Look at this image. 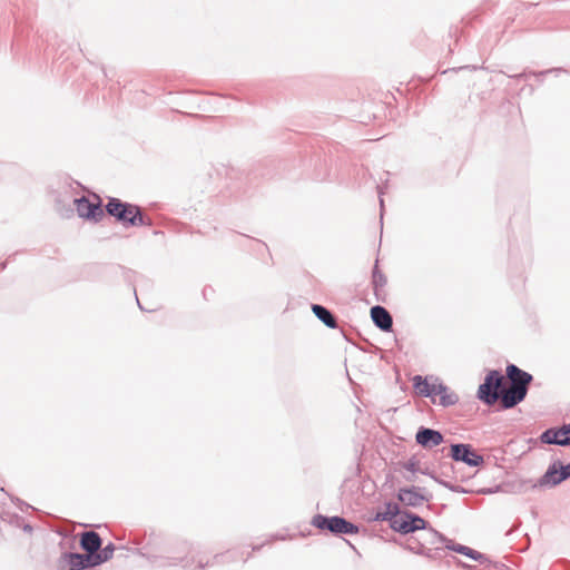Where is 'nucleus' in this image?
Masks as SVG:
<instances>
[{"mask_svg":"<svg viewBox=\"0 0 570 570\" xmlns=\"http://www.w3.org/2000/svg\"><path fill=\"white\" fill-rule=\"evenodd\" d=\"M213 562L210 561H203V560H199L198 561V568L199 570H204L205 568L209 567Z\"/></svg>","mask_w":570,"mask_h":570,"instance_id":"nucleus-40","label":"nucleus"},{"mask_svg":"<svg viewBox=\"0 0 570 570\" xmlns=\"http://www.w3.org/2000/svg\"><path fill=\"white\" fill-rule=\"evenodd\" d=\"M220 558H223V554L222 553H217L214 556L213 560L214 562H219Z\"/></svg>","mask_w":570,"mask_h":570,"instance_id":"nucleus-42","label":"nucleus"},{"mask_svg":"<svg viewBox=\"0 0 570 570\" xmlns=\"http://www.w3.org/2000/svg\"><path fill=\"white\" fill-rule=\"evenodd\" d=\"M373 324L382 332L390 333L393 331V317L391 313L382 305H374L370 309Z\"/></svg>","mask_w":570,"mask_h":570,"instance_id":"nucleus-11","label":"nucleus"},{"mask_svg":"<svg viewBox=\"0 0 570 570\" xmlns=\"http://www.w3.org/2000/svg\"><path fill=\"white\" fill-rule=\"evenodd\" d=\"M463 556L470 558L471 560L478 561L481 564H484L488 561V557L470 547H465V551L462 553Z\"/></svg>","mask_w":570,"mask_h":570,"instance_id":"nucleus-25","label":"nucleus"},{"mask_svg":"<svg viewBox=\"0 0 570 570\" xmlns=\"http://www.w3.org/2000/svg\"><path fill=\"white\" fill-rule=\"evenodd\" d=\"M443 548H435V549H428L426 552L422 553V556L429 558V559H439L442 556Z\"/></svg>","mask_w":570,"mask_h":570,"instance_id":"nucleus-32","label":"nucleus"},{"mask_svg":"<svg viewBox=\"0 0 570 570\" xmlns=\"http://www.w3.org/2000/svg\"><path fill=\"white\" fill-rule=\"evenodd\" d=\"M421 474L423 475H426V476H430L432 480H434L438 484H440V482H444L445 479L441 478L439 474H436L433 470H431L430 468H424V469H421L420 471Z\"/></svg>","mask_w":570,"mask_h":570,"instance_id":"nucleus-31","label":"nucleus"},{"mask_svg":"<svg viewBox=\"0 0 570 570\" xmlns=\"http://www.w3.org/2000/svg\"><path fill=\"white\" fill-rule=\"evenodd\" d=\"M449 50H450L451 52H453V50H454V48L452 47V45H451V43L449 45Z\"/></svg>","mask_w":570,"mask_h":570,"instance_id":"nucleus-48","label":"nucleus"},{"mask_svg":"<svg viewBox=\"0 0 570 570\" xmlns=\"http://www.w3.org/2000/svg\"><path fill=\"white\" fill-rule=\"evenodd\" d=\"M79 546L86 554H94L101 548L102 538L96 531H85L79 534Z\"/></svg>","mask_w":570,"mask_h":570,"instance_id":"nucleus-15","label":"nucleus"},{"mask_svg":"<svg viewBox=\"0 0 570 570\" xmlns=\"http://www.w3.org/2000/svg\"><path fill=\"white\" fill-rule=\"evenodd\" d=\"M438 395L440 396L439 405L443 407L455 405L459 402V395L442 381L438 382L436 385V396Z\"/></svg>","mask_w":570,"mask_h":570,"instance_id":"nucleus-18","label":"nucleus"},{"mask_svg":"<svg viewBox=\"0 0 570 570\" xmlns=\"http://www.w3.org/2000/svg\"><path fill=\"white\" fill-rule=\"evenodd\" d=\"M562 446H570V423L560 426Z\"/></svg>","mask_w":570,"mask_h":570,"instance_id":"nucleus-29","label":"nucleus"},{"mask_svg":"<svg viewBox=\"0 0 570 570\" xmlns=\"http://www.w3.org/2000/svg\"><path fill=\"white\" fill-rule=\"evenodd\" d=\"M126 274H134L131 269H125L124 267H120Z\"/></svg>","mask_w":570,"mask_h":570,"instance_id":"nucleus-44","label":"nucleus"},{"mask_svg":"<svg viewBox=\"0 0 570 570\" xmlns=\"http://www.w3.org/2000/svg\"><path fill=\"white\" fill-rule=\"evenodd\" d=\"M21 529H22L24 532L30 533V534H31V533H32V531H33V527H32L30 523L26 522V521H24V522H23V524L21 525Z\"/></svg>","mask_w":570,"mask_h":570,"instance_id":"nucleus-37","label":"nucleus"},{"mask_svg":"<svg viewBox=\"0 0 570 570\" xmlns=\"http://www.w3.org/2000/svg\"><path fill=\"white\" fill-rule=\"evenodd\" d=\"M371 284L373 286V292L375 299L377 302H385L386 293L384 287L387 284L386 275L379 267V259L375 261L373 269H372V281Z\"/></svg>","mask_w":570,"mask_h":570,"instance_id":"nucleus-14","label":"nucleus"},{"mask_svg":"<svg viewBox=\"0 0 570 570\" xmlns=\"http://www.w3.org/2000/svg\"><path fill=\"white\" fill-rule=\"evenodd\" d=\"M446 456L456 463H464L470 468H479L484 464V458L476 452L471 443H451Z\"/></svg>","mask_w":570,"mask_h":570,"instance_id":"nucleus-5","label":"nucleus"},{"mask_svg":"<svg viewBox=\"0 0 570 570\" xmlns=\"http://www.w3.org/2000/svg\"><path fill=\"white\" fill-rule=\"evenodd\" d=\"M413 382V389L415 393L423 397H430L433 403H435V396H436V385L438 382H440L439 377L435 376H422V375H415L412 379Z\"/></svg>","mask_w":570,"mask_h":570,"instance_id":"nucleus-9","label":"nucleus"},{"mask_svg":"<svg viewBox=\"0 0 570 570\" xmlns=\"http://www.w3.org/2000/svg\"><path fill=\"white\" fill-rule=\"evenodd\" d=\"M450 37H455V42L458 41V28L450 29Z\"/></svg>","mask_w":570,"mask_h":570,"instance_id":"nucleus-41","label":"nucleus"},{"mask_svg":"<svg viewBox=\"0 0 570 570\" xmlns=\"http://www.w3.org/2000/svg\"><path fill=\"white\" fill-rule=\"evenodd\" d=\"M420 493L426 498L425 502H429L432 499V493L429 492L425 488L420 487Z\"/></svg>","mask_w":570,"mask_h":570,"instance_id":"nucleus-36","label":"nucleus"},{"mask_svg":"<svg viewBox=\"0 0 570 570\" xmlns=\"http://www.w3.org/2000/svg\"><path fill=\"white\" fill-rule=\"evenodd\" d=\"M273 539L284 540L285 538L283 535H273Z\"/></svg>","mask_w":570,"mask_h":570,"instance_id":"nucleus-45","label":"nucleus"},{"mask_svg":"<svg viewBox=\"0 0 570 570\" xmlns=\"http://www.w3.org/2000/svg\"><path fill=\"white\" fill-rule=\"evenodd\" d=\"M226 175L230 178V179H236L238 178V171L234 168H229L226 170Z\"/></svg>","mask_w":570,"mask_h":570,"instance_id":"nucleus-35","label":"nucleus"},{"mask_svg":"<svg viewBox=\"0 0 570 570\" xmlns=\"http://www.w3.org/2000/svg\"><path fill=\"white\" fill-rule=\"evenodd\" d=\"M384 505L385 510L375 512L371 520L376 522L386 521L389 522V525L392 529V522L395 520V517L400 514V503L394 501H387L385 502Z\"/></svg>","mask_w":570,"mask_h":570,"instance_id":"nucleus-17","label":"nucleus"},{"mask_svg":"<svg viewBox=\"0 0 570 570\" xmlns=\"http://www.w3.org/2000/svg\"><path fill=\"white\" fill-rule=\"evenodd\" d=\"M105 210L125 227H151L154 225L153 219L142 213L139 205L124 202L117 197H108Z\"/></svg>","mask_w":570,"mask_h":570,"instance_id":"nucleus-2","label":"nucleus"},{"mask_svg":"<svg viewBox=\"0 0 570 570\" xmlns=\"http://www.w3.org/2000/svg\"><path fill=\"white\" fill-rule=\"evenodd\" d=\"M17 505L18 508L21 510V511H24V510H28V509H33L30 504L23 502L22 500L20 499H17Z\"/></svg>","mask_w":570,"mask_h":570,"instance_id":"nucleus-34","label":"nucleus"},{"mask_svg":"<svg viewBox=\"0 0 570 570\" xmlns=\"http://www.w3.org/2000/svg\"><path fill=\"white\" fill-rule=\"evenodd\" d=\"M204 295H209V292H206V289L203 291Z\"/></svg>","mask_w":570,"mask_h":570,"instance_id":"nucleus-50","label":"nucleus"},{"mask_svg":"<svg viewBox=\"0 0 570 570\" xmlns=\"http://www.w3.org/2000/svg\"><path fill=\"white\" fill-rule=\"evenodd\" d=\"M411 552L422 556V553L426 552V548L417 540H413L406 547Z\"/></svg>","mask_w":570,"mask_h":570,"instance_id":"nucleus-28","label":"nucleus"},{"mask_svg":"<svg viewBox=\"0 0 570 570\" xmlns=\"http://www.w3.org/2000/svg\"><path fill=\"white\" fill-rule=\"evenodd\" d=\"M96 202H91L86 196L75 197L72 199L80 218L94 223H98L104 218L106 210L102 207V200L99 196H96Z\"/></svg>","mask_w":570,"mask_h":570,"instance_id":"nucleus-6","label":"nucleus"},{"mask_svg":"<svg viewBox=\"0 0 570 570\" xmlns=\"http://www.w3.org/2000/svg\"><path fill=\"white\" fill-rule=\"evenodd\" d=\"M559 470H560V484L566 480L570 479V462L564 464L561 460H559Z\"/></svg>","mask_w":570,"mask_h":570,"instance_id":"nucleus-27","label":"nucleus"},{"mask_svg":"<svg viewBox=\"0 0 570 570\" xmlns=\"http://www.w3.org/2000/svg\"><path fill=\"white\" fill-rule=\"evenodd\" d=\"M58 570H87L95 568L91 554L62 552L57 561Z\"/></svg>","mask_w":570,"mask_h":570,"instance_id":"nucleus-7","label":"nucleus"},{"mask_svg":"<svg viewBox=\"0 0 570 570\" xmlns=\"http://www.w3.org/2000/svg\"><path fill=\"white\" fill-rule=\"evenodd\" d=\"M415 474H416V473H411V472H410L409 474H403V478H404V480H405V481H407V482H414V481H415V479H416V478H415Z\"/></svg>","mask_w":570,"mask_h":570,"instance_id":"nucleus-39","label":"nucleus"},{"mask_svg":"<svg viewBox=\"0 0 570 570\" xmlns=\"http://www.w3.org/2000/svg\"><path fill=\"white\" fill-rule=\"evenodd\" d=\"M505 375L509 386L504 385V375L500 370H490L478 387V400L488 406H493L500 400L503 410L513 409L522 403L533 382V375L513 363H508Z\"/></svg>","mask_w":570,"mask_h":570,"instance_id":"nucleus-1","label":"nucleus"},{"mask_svg":"<svg viewBox=\"0 0 570 570\" xmlns=\"http://www.w3.org/2000/svg\"><path fill=\"white\" fill-rule=\"evenodd\" d=\"M397 501L407 508L422 507L426 498L420 493V487L410 485L400 488L396 493Z\"/></svg>","mask_w":570,"mask_h":570,"instance_id":"nucleus-10","label":"nucleus"},{"mask_svg":"<svg viewBox=\"0 0 570 570\" xmlns=\"http://www.w3.org/2000/svg\"><path fill=\"white\" fill-rule=\"evenodd\" d=\"M377 193H379V198H380V207H381V212L383 210V207H384V202H383V198H382V195H383V189L380 185H377Z\"/></svg>","mask_w":570,"mask_h":570,"instance_id":"nucleus-38","label":"nucleus"},{"mask_svg":"<svg viewBox=\"0 0 570 570\" xmlns=\"http://www.w3.org/2000/svg\"><path fill=\"white\" fill-rule=\"evenodd\" d=\"M204 295H209V292H206V289L203 291Z\"/></svg>","mask_w":570,"mask_h":570,"instance_id":"nucleus-51","label":"nucleus"},{"mask_svg":"<svg viewBox=\"0 0 570 570\" xmlns=\"http://www.w3.org/2000/svg\"><path fill=\"white\" fill-rule=\"evenodd\" d=\"M70 187L71 186L68 185V188L65 190L63 194L59 193L55 197V209L59 214V216L62 218H70L73 216V212H75L73 206L75 205L72 203V199L75 197H72V195H71Z\"/></svg>","mask_w":570,"mask_h":570,"instance_id":"nucleus-13","label":"nucleus"},{"mask_svg":"<svg viewBox=\"0 0 570 570\" xmlns=\"http://www.w3.org/2000/svg\"><path fill=\"white\" fill-rule=\"evenodd\" d=\"M468 68H470V66H463V67H460V68H459V70H461V69H468Z\"/></svg>","mask_w":570,"mask_h":570,"instance_id":"nucleus-49","label":"nucleus"},{"mask_svg":"<svg viewBox=\"0 0 570 570\" xmlns=\"http://www.w3.org/2000/svg\"><path fill=\"white\" fill-rule=\"evenodd\" d=\"M261 549V546H255L253 547V550L256 551V550H259Z\"/></svg>","mask_w":570,"mask_h":570,"instance_id":"nucleus-47","label":"nucleus"},{"mask_svg":"<svg viewBox=\"0 0 570 570\" xmlns=\"http://www.w3.org/2000/svg\"><path fill=\"white\" fill-rule=\"evenodd\" d=\"M7 267V262L0 263V272L4 271Z\"/></svg>","mask_w":570,"mask_h":570,"instance_id":"nucleus-43","label":"nucleus"},{"mask_svg":"<svg viewBox=\"0 0 570 570\" xmlns=\"http://www.w3.org/2000/svg\"><path fill=\"white\" fill-rule=\"evenodd\" d=\"M160 566L161 567H168V566H177L178 563L183 562L185 560L184 558H170V557H160Z\"/></svg>","mask_w":570,"mask_h":570,"instance_id":"nucleus-30","label":"nucleus"},{"mask_svg":"<svg viewBox=\"0 0 570 570\" xmlns=\"http://www.w3.org/2000/svg\"><path fill=\"white\" fill-rule=\"evenodd\" d=\"M551 72H554V73H560V72H570L569 70L567 69H563V68H551V69H548V70H543V71H539V72H535V71H531L530 75L532 76H535L537 78H539L541 80V78L548 73H551ZM529 76L528 72H521V73H515V75H511L510 77L513 78V79H517V80H520V79H527V77Z\"/></svg>","mask_w":570,"mask_h":570,"instance_id":"nucleus-22","label":"nucleus"},{"mask_svg":"<svg viewBox=\"0 0 570 570\" xmlns=\"http://www.w3.org/2000/svg\"><path fill=\"white\" fill-rule=\"evenodd\" d=\"M115 551V544L109 542L106 547L100 548L96 553L91 554L94 567L101 566L102 563L109 561Z\"/></svg>","mask_w":570,"mask_h":570,"instance_id":"nucleus-21","label":"nucleus"},{"mask_svg":"<svg viewBox=\"0 0 570 570\" xmlns=\"http://www.w3.org/2000/svg\"><path fill=\"white\" fill-rule=\"evenodd\" d=\"M441 478L445 479V480H456L458 478L455 476V469H454V465L451 463V462H442L441 463Z\"/></svg>","mask_w":570,"mask_h":570,"instance_id":"nucleus-24","label":"nucleus"},{"mask_svg":"<svg viewBox=\"0 0 570 570\" xmlns=\"http://www.w3.org/2000/svg\"><path fill=\"white\" fill-rule=\"evenodd\" d=\"M311 524L316 529L333 535H354L360 532V527L342 515H325L317 513L312 518Z\"/></svg>","mask_w":570,"mask_h":570,"instance_id":"nucleus-3","label":"nucleus"},{"mask_svg":"<svg viewBox=\"0 0 570 570\" xmlns=\"http://www.w3.org/2000/svg\"><path fill=\"white\" fill-rule=\"evenodd\" d=\"M432 529L425 519L407 509L400 508V514L392 522V530L403 535L417 530H428L432 537Z\"/></svg>","mask_w":570,"mask_h":570,"instance_id":"nucleus-4","label":"nucleus"},{"mask_svg":"<svg viewBox=\"0 0 570 570\" xmlns=\"http://www.w3.org/2000/svg\"><path fill=\"white\" fill-rule=\"evenodd\" d=\"M9 523L12 524L16 528H21V525L24 522V519L18 514H11L9 515Z\"/></svg>","mask_w":570,"mask_h":570,"instance_id":"nucleus-33","label":"nucleus"},{"mask_svg":"<svg viewBox=\"0 0 570 570\" xmlns=\"http://www.w3.org/2000/svg\"><path fill=\"white\" fill-rule=\"evenodd\" d=\"M396 465L400 469H404V470H406L407 472H411V473H420V471H421L420 461L417 460V458L415 455H412L405 462H401V461L397 462Z\"/></svg>","mask_w":570,"mask_h":570,"instance_id":"nucleus-23","label":"nucleus"},{"mask_svg":"<svg viewBox=\"0 0 570 570\" xmlns=\"http://www.w3.org/2000/svg\"><path fill=\"white\" fill-rule=\"evenodd\" d=\"M562 435H561V431H560V426H554V428H549L547 430H544L540 436H539V440L541 443L543 444H553V445H559V446H562Z\"/></svg>","mask_w":570,"mask_h":570,"instance_id":"nucleus-20","label":"nucleus"},{"mask_svg":"<svg viewBox=\"0 0 570 570\" xmlns=\"http://www.w3.org/2000/svg\"><path fill=\"white\" fill-rule=\"evenodd\" d=\"M311 309H312L313 314L315 315V317L320 322H322L326 327L332 328V330L338 327L337 320H336L335 315L326 306L321 305V304H312Z\"/></svg>","mask_w":570,"mask_h":570,"instance_id":"nucleus-16","label":"nucleus"},{"mask_svg":"<svg viewBox=\"0 0 570 570\" xmlns=\"http://www.w3.org/2000/svg\"><path fill=\"white\" fill-rule=\"evenodd\" d=\"M493 492H494V490H491V489H489V490L487 491V493H493Z\"/></svg>","mask_w":570,"mask_h":570,"instance_id":"nucleus-52","label":"nucleus"},{"mask_svg":"<svg viewBox=\"0 0 570 570\" xmlns=\"http://www.w3.org/2000/svg\"><path fill=\"white\" fill-rule=\"evenodd\" d=\"M560 470H559V460H554L551 462L546 470V472L538 479V481L532 485L533 489H551L556 488L560 484Z\"/></svg>","mask_w":570,"mask_h":570,"instance_id":"nucleus-12","label":"nucleus"},{"mask_svg":"<svg viewBox=\"0 0 570 570\" xmlns=\"http://www.w3.org/2000/svg\"><path fill=\"white\" fill-rule=\"evenodd\" d=\"M438 542L444 543L445 549L456 552V553H460V554H462L465 551V547H466L464 544L454 542L453 540L445 537L443 533L439 532L435 529H432V538L429 540V543L435 544Z\"/></svg>","mask_w":570,"mask_h":570,"instance_id":"nucleus-19","label":"nucleus"},{"mask_svg":"<svg viewBox=\"0 0 570 570\" xmlns=\"http://www.w3.org/2000/svg\"><path fill=\"white\" fill-rule=\"evenodd\" d=\"M440 485L446 488L448 490L456 493H470V491L461 485L454 484L452 481L445 480L444 482H440Z\"/></svg>","mask_w":570,"mask_h":570,"instance_id":"nucleus-26","label":"nucleus"},{"mask_svg":"<svg viewBox=\"0 0 570 570\" xmlns=\"http://www.w3.org/2000/svg\"><path fill=\"white\" fill-rule=\"evenodd\" d=\"M136 299H137V303H138L139 309L145 311V308H144V307L141 306V304L139 303V299H138L137 297H136Z\"/></svg>","mask_w":570,"mask_h":570,"instance_id":"nucleus-46","label":"nucleus"},{"mask_svg":"<svg viewBox=\"0 0 570 570\" xmlns=\"http://www.w3.org/2000/svg\"><path fill=\"white\" fill-rule=\"evenodd\" d=\"M415 442L425 450H431L444 442V435L441 431L420 426L415 433Z\"/></svg>","mask_w":570,"mask_h":570,"instance_id":"nucleus-8","label":"nucleus"}]
</instances>
